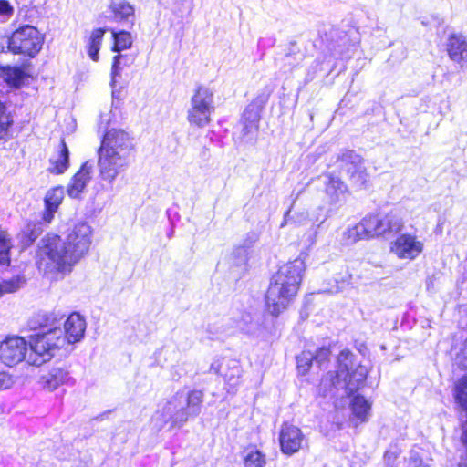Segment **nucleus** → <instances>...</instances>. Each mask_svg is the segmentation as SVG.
<instances>
[{"instance_id": "1", "label": "nucleus", "mask_w": 467, "mask_h": 467, "mask_svg": "<svg viewBox=\"0 0 467 467\" xmlns=\"http://www.w3.org/2000/svg\"><path fill=\"white\" fill-rule=\"evenodd\" d=\"M90 244L91 228L87 223L76 224L66 240L57 234H47L38 245V268L45 274L54 271L69 273L88 251Z\"/></svg>"}, {"instance_id": "2", "label": "nucleus", "mask_w": 467, "mask_h": 467, "mask_svg": "<svg viewBox=\"0 0 467 467\" xmlns=\"http://www.w3.org/2000/svg\"><path fill=\"white\" fill-rule=\"evenodd\" d=\"M99 132L103 133L98 150L99 176L112 183L130 164L135 150L134 138L122 129L110 127L109 119H100Z\"/></svg>"}, {"instance_id": "3", "label": "nucleus", "mask_w": 467, "mask_h": 467, "mask_svg": "<svg viewBox=\"0 0 467 467\" xmlns=\"http://www.w3.org/2000/svg\"><path fill=\"white\" fill-rule=\"evenodd\" d=\"M305 269L304 260L296 258L282 265L273 275L265 295L266 310L273 317H277L292 302Z\"/></svg>"}, {"instance_id": "4", "label": "nucleus", "mask_w": 467, "mask_h": 467, "mask_svg": "<svg viewBox=\"0 0 467 467\" xmlns=\"http://www.w3.org/2000/svg\"><path fill=\"white\" fill-rule=\"evenodd\" d=\"M305 269L304 260L296 258L282 265L273 275L265 295L266 310L273 317H277L292 302Z\"/></svg>"}, {"instance_id": "5", "label": "nucleus", "mask_w": 467, "mask_h": 467, "mask_svg": "<svg viewBox=\"0 0 467 467\" xmlns=\"http://www.w3.org/2000/svg\"><path fill=\"white\" fill-rule=\"evenodd\" d=\"M86 331L85 318L78 313H72L64 322V330L60 326L50 328L41 337L33 341L34 353L31 354L30 362L44 364L49 361L54 351L64 348L67 344L79 342Z\"/></svg>"}, {"instance_id": "6", "label": "nucleus", "mask_w": 467, "mask_h": 467, "mask_svg": "<svg viewBox=\"0 0 467 467\" xmlns=\"http://www.w3.org/2000/svg\"><path fill=\"white\" fill-rule=\"evenodd\" d=\"M203 397L204 393L200 389H192L187 394L177 392L154 413L152 422L158 430L169 422L171 428H181L190 418L201 413Z\"/></svg>"}, {"instance_id": "7", "label": "nucleus", "mask_w": 467, "mask_h": 467, "mask_svg": "<svg viewBox=\"0 0 467 467\" xmlns=\"http://www.w3.org/2000/svg\"><path fill=\"white\" fill-rule=\"evenodd\" d=\"M404 226L402 219L395 213L385 215H368L358 223L344 233L346 244H354L362 239L390 236L400 233Z\"/></svg>"}, {"instance_id": "8", "label": "nucleus", "mask_w": 467, "mask_h": 467, "mask_svg": "<svg viewBox=\"0 0 467 467\" xmlns=\"http://www.w3.org/2000/svg\"><path fill=\"white\" fill-rule=\"evenodd\" d=\"M42 334H34L29 337V350L27 342L20 337H7L0 345V359L8 367H12L26 360L29 365L39 367L42 364H35L30 362V356L34 353L33 341L36 337H41Z\"/></svg>"}, {"instance_id": "9", "label": "nucleus", "mask_w": 467, "mask_h": 467, "mask_svg": "<svg viewBox=\"0 0 467 467\" xmlns=\"http://www.w3.org/2000/svg\"><path fill=\"white\" fill-rule=\"evenodd\" d=\"M43 42V36L35 26H25L12 34L8 48L15 54L34 57L41 50Z\"/></svg>"}, {"instance_id": "10", "label": "nucleus", "mask_w": 467, "mask_h": 467, "mask_svg": "<svg viewBox=\"0 0 467 467\" xmlns=\"http://www.w3.org/2000/svg\"><path fill=\"white\" fill-rule=\"evenodd\" d=\"M337 159L342 162V169L347 172L352 185L358 189L366 188L369 174L362 157L353 150H345Z\"/></svg>"}, {"instance_id": "11", "label": "nucleus", "mask_w": 467, "mask_h": 467, "mask_svg": "<svg viewBox=\"0 0 467 467\" xmlns=\"http://www.w3.org/2000/svg\"><path fill=\"white\" fill-rule=\"evenodd\" d=\"M279 441L282 452L292 455L303 447L305 437L299 428L285 423L281 428Z\"/></svg>"}, {"instance_id": "12", "label": "nucleus", "mask_w": 467, "mask_h": 467, "mask_svg": "<svg viewBox=\"0 0 467 467\" xmlns=\"http://www.w3.org/2000/svg\"><path fill=\"white\" fill-rule=\"evenodd\" d=\"M390 249L399 258L412 260L422 252L423 244L411 234H400Z\"/></svg>"}, {"instance_id": "13", "label": "nucleus", "mask_w": 467, "mask_h": 467, "mask_svg": "<svg viewBox=\"0 0 467 467\" xmlns=\"http://www.w3.org/2000/svg\"><path fill=\"white\" fill-rule=\"evenodd\" d=\"M353 353L349 350H342L337 358L338 369L336 374H329L327 378L323 379L321 384L323 386L329 382L331 387H344L347 385V379L349 376V371L353 367Z\"/></svg>"}, {"instance_id": "14", "label": "nucleus", "mask_w": 467, "mask_h": 467, "mask_svg": "<svg viewBox=\"0 0 467 467\" xmlns=\"http://www.w3.org/2000/svg\"><path fill=\"white\" fill-rule=\"evenodd\" d=\"M71 380L68 370L64 367H54L40 377L42 388L53 391L59 386L68 384Z\"/></svg>"}, {"instance_id": "15", "label": "nucleus", "mask_w": 467, "mask_h": 467, "mask_svg": "<svg viewBox=\"0 0 467 467\" xmlns=\"http://www.w3.org/2000/svg\"><path fill=\"white\" fill-rule=\"evenodd\" d=\"M447 51L450 58L460 65L467 67V41L462 35H451L448 38Z\"/></svg>"}, {"instance_id": "16", "label": "nucleus", "mask_w": 467, "mask_h": 467, "mask_svg": "<svg viewBox=\"0 0 467 467\" xmlns=\"http://www.w3.org/2000/svg\"><path fill=\"white\" fill-rule=\"evenodd\" d=\"M192 105L195 113L211 115L213 112V92L206 87H199L192 98Z\"/></svg>"}, {"instance_id": "17", "label": "nucleus", "mask_w": 467, "mask_h": 467, "mask_svg": "<svg viewBox=\"0 0 467 467\" xmlns=\"http://www.w3.org/2000/svg\"><path fill=\"white\" fill-rule=\"evenodd\" d=\"M109 9L113 14L112 19L115 22L126 24L132 26L134 24V8L126 0H112Z\"/></svg>"}, {"instance_id": "18", "label": "nucleus", "mask_w": 467, "mask_h": 467, "mask_svg": "<svg viewBox=\"0 0 467 467\" xmlns=\"http://www.w3.org/2000/svg\"><path fill=\"white\" fill-rule=\"evenodd\" d=\"M63 198L64 189L62 187H55L47 192L44 200L46 209L42 216L45 223H49L52 221Z\"/></svg>"}, {"instance_id": "19", "label": "nucleus", "mask_w": 467, "mask_h": 467, "mask_svg": "<svg viewBox=\"0 0 467 467\" xmlns=\"http://www.w3.org/2000/svg\"><path fill=\"white\" fill-rule=\"evenodd\" d=\"M28 325L32 330L47 329L44 331V333H46L50 328L60 326L61 317H59L58 314L54 312H38L31 317ZM41 334H43V332Z\"/></svg>"}, {"instance_id": "20", "label": "nucleus", "mask_w": 467, "mask_h": 467, "mask_svg": "<svg viewBox=\"0 0 467 467\" xmlns=\"http://www.w3.org/2000/svg\"><path fill=\"white\" fill-rule=\"evenodd\" d=\"M44 231V223L41 221H28L18 234L19 242L23 248L30 246Z\"/></svg>"}, {"instance_id": "21", "label": "nucleus", "mask_w": 467, "mask_h": 467, "mask_svg": "<svg viewBox=\"0 0 467 467\" xmlns=\"http://www.w3.org/2000/svg\"><path fill=\"white\" fill-rule=\"evenodd\" d=\"M50 167L48 170L55 174L64 173L69 166V150L62 139L57 155L49 160Z\"/></svg>"}, {"instance_id": "22", "label": "nucleus", "mask_w": 467, "mask_h": 467, "mask_svg": "<svg viewBox=\"0 0 467 467\" xmlns=\"http://www.w3.org/2000/svg\"><path fill=\"white\" fill-rule=\"evenodd\" d=\"M324 183L326 185V193L329 198L331 203H337L344 197L347 191L345 183L337 177H334L330 174L325 175Z\"/></svg>"}, {"instance_id": "23", "label": "nucleus", "mask_w": 467, "mask_h": 467, "mask_svg": "<svg viewBox=\"0 0 467 467\" xmlns=\"http://www.w3.org/2000/svg\"><path fill=\"white\" fill-rule=\"evenodd\" d=\"M351 411L353 414L352 420H356V425L358 422L363 423L366 422L370 415L371 404L360 395L354 396L351 400Z\"/></svg>"}, {"instance_id": "24", "label": "nucleus", "mask_w": 467, "mask_h": 467, "mask_svg": "<svg viewBox=\"0 0 467 467\" xmlns=\"http://www.w3.org/2000/svg\"><path fill=\"white\" fill-rule=\"evenodd\" d=\"M368 373V371L366 366L358 365L354 370L349 371L346 386L334 388L337 389H344L347 394H350L364 384Z\"/></svg>"}, {"instance_id": "25", "label": "nucleus", "mask_w": 467, "mask_h": 467, "mask_svg": "<svg viewBox=\"0 0 467 467\" xmlns=\"http://www.w3.org/2000/svg\"><path fill=\"white\" fill-rule=\"evenodd\" d=\"M0 77L9 86L18 88L24 84L27 74L20 67H0Z\"/></svg>"}, {"instance_id": "26", "label": "nucleus", "mask_w": 467, "mask_h": 467, "mask_svg": "<svg viewBox=\"0 0 467 467\" xmlns=\"http://www.w3.org/2000/svg\"><path fill=\"white\" fill-rule=\"evenodd\" d=\"M236 326L245 334L255 335L261 329L259 315L244 312L236 321Z\"/></svg>"}, {"instance_id": "27", "label": "nucleus", "mask_w": 467, "mask_h": 467, "mask_svg": "<svg viewBox=\"0 0 467 467\" xmlns=\"http://www.w3.org/2000/svg\"><path fill=\"white\" fill-rule=\"evenodd\" d=\"M106 30L102 28L94 29L88 38L87 45L88 54L93 61L99 60V51Z\"/></svg>"}, {"instance_id": "28", "label": "nucleus", "mask_w": 467, "mask_h": 467, "mask_svg": "<svg viewBox=\"0 0 467 467\" xmlns=\"http://www.w3.org/2000/svg\"><path fill=\"white\" fill-rule=\"evenodd\" d=\"M245 467H265V456L255 447H249L244 451Z\"/></svg>"}, {"instance_id": "29", "label": "nucleus", "mask_w": 467, "mask_h": 467, "mask_svg": "<svg viewBox=\"0 0 467 467\" xmlns=\"http://www.w3.org/2000/svg\"><path fill=\"white\" fill-rule=\"evenodd\" d=\"M111 33L114 39L112 51L120 52L131 47L132 37L129 32L125 30L119 32H115L114 30H111Z\"/></svg>"}, {"instance_id": "30", "label": "nucleus", "mask_w": 467, "mask_h": 467, "mask_svg": "<svg viewBox=\"0 0 467 467\" xmlns=\"http://www.w3.org/2000/svg\"><path fill=\"white\" fill-rule=\"evenodd\" d=\"M26 284L23 276L17 275L0 282V296L4 294L15 293Z\"/></svg>"}, {"instance_id": "31", "label": "nucleus", "mask_w": 467, "mask_h": 467, "mask_svg": "<svg viewBox=\"0 0 467 467\" xmlns=\"http://www.w3.org/2000/svg\"><path fill=\"white\" fill-rule=\"evenodd\" d=\"M11 247V240L8 237V234L5 232L0 230V265H9V252Z\"/></svg>"}, {"instance_id": "32", "label": "nucleus", "mask_w": 467, "mask_h": 467, "mask_svg": "<svg viewBox=\"0 0 467 467\" xmlns=\"http://www.w3.org/2000/svg\"><path fill=\"white\" fill-rule=\"evenodd\" d=\"M231 261L236 267L244 268L248 261V247L245 245L235 247L231 254Z\"/></svg>"}, {"instance_id": "33", "label": "nucleus", "mask_w": 467, "mask_h": 467, "mask_svg": "<svg viewBox=\"0 0 467 467\" xmlns=\"http://www.w3.org/2000/svg\"><path fill=\"white\" fill-rule=\"evenodd\" d=\"M314 359V355L309 350H304L296 357L297 369L300 374L305 375L308 372Z\"/></svg>"}, {"instance_id": "34", "label": "nucleus", "mask_w": 467, "mask_h": 467, "mask_svg": "<svg viewBox=\"0 0 467 467\" xmlns=\"http://www.w3.org/2000/svg\"><path fill=\"white\" fill-rule=\"evenodd\" d=\"M455 399L461 407L467 411V376L462 378L456 385Z\"/></svg>"}, {"instance_id": "35", "label": "nucleus", "mask_w": 467, "mask_h": 467, "mask_svg": "<svg viewBox=\"0 0 467 467\" xmlns=\"http://www.w3.org/2000/svg\"><path fill=\"white\" fill-rule=\"evenodd\" d=\"M266 103V99L264 96H260L255 98L245 109V114L248 117H259Z\"/></svg>"}, {"instance_id": "36", "label": "nucleus", "mask_w": 467, "mask_h": 467, "mask_svg": "<svg viewBox=\"0 0 467 467\" xmlns=\"http://www.w3.org/2000/svg\"><path fill=\"white\" fill-rule=\"evenodd\" d=\"M92 171L93 164L88 161L82 164L78 171L73 177L86 187L91 180Z\"/></svg>"}, {"instance_id": "37", "label": "nucleus", "mask_w": 467, "mask_h": 467, "mask_svg": "<svg viewBox=\"0 0 467 467\" xmlns=\"http://www.w3.org/2000/svg\"><path fill=\"white\" fill-rule=\"evenodd\" d=\"M256 120V119H243L240 120L239 128L241 129V132L244 138L251 135L248 140L253 139V134L257 130Z\"/></svg>"}, {"instance_id": "38", "label": "nucleus", "mask_w": 467, "mask_h": 467, "mask_svg": "<svg viewBox=\"0 0 467 467\" xmlns=\"http://www.w3.org/2000/svg\"><path fill=\"white\" fill-rule=\"evenodd\" d=\"M331 351L329 348L322 347L315 352L313 362L317 364L318 368H323L328 362Z\"/></svg>"}, {"instance_id": "39", "label": "nucleus", "mask_w": 467, "mask_h": 467, "mask_svg": "<svg viewBox=\"0 0 467 467\" xmlns=\"http://www.w3.org/2000/svg\"><path fill=\"white\" fill-rule=\"evenodd\" d=\"M290 213H291L290 209L285 213V214L284 216V222L281 223V227H283L285 224L288 223L289 222L298 223V224H303L307 220V213L305 212H302V213H296L294 215H291Z\"/></svg>"}, {"instance_id": "40", "label": "nucleus", "mask_w": 467, "mask_h": 467, "mask_svg": "<svg viewBox=\"0 0 467 467\" xmlns=\"http://www.w3.org/2000/svg\"><path fill=\"white\" fill-rule=\"evenodd\" d=\"M86 187L80 183L78 180H76L74 177L71 179L70 183L67 187V194L71 198H80L81 193L83 192L84 189Z\"/></svg>"}, {"instance_id": "41", "label": "nucleus", "mask_w": 467, "mask_h": 467, "mask_svg": "<svg viewBox=\"0 0 467 467\" xmlns=\"http://www.w3.org/2000/svg\"><path fill=\"white\" fill-rule=\"evenodd\" d=\"M14 14V7L6 0H0V21L9 19Z\"/></svg>"}, {"instance_id": "42", "label": "nucleus", "mask_w": 467, "mask_h": 467, "mask_svg": "<svg viewBox=\"0 0 467 467\" xmlns=\"http://www.w3.org/2000/svg\"><path fill=\"white\" fill-rule=\"evenodd\" d=\"M125 58L124 55L119 54L113 57V63L111 67V82H115V78L120 74L122 69V60Z\"/></svg>"}, {"instance_id": "43", "label": "nucleus", "mask_w": 467, "mask_h": 467, "mask_svg": "<svg viewBox=\"0 0 467 467\" xmlns=\"http://www.w3.org/2000/svg\"><path fill=\"white\" fill-rule=\"evenodd\" d=\"M13 380L6 372H0V389H5L11 387Z\"/></svg>"}, {"instance_id": "44", "label": "nucleus", "mask_w": 467, "mask_h": 467, "mask_svg": "<svg viewBox=\"0 0 467 467\" xmlns=\"http://www.w3.org/2000/svg\"><path fill=\"white\" fill-rule=\"evenodd\" d=\"M11 124L12 121H9V119H0V140L5 139Z\"/></svg>"}, {"instance_id": "45", "label": "nucleus", "mask_w": 467, "mask_h": 467, "mask_svg": "<svg viewBox=\"0 0 467 467\" xmlns=\"http://www.w3.org/2000/svg\"><path fill=\"white\" fill-rule=\"evenodd\" d=\"M336 285L334 286H332L331 288L326 290L327 292L328 293H331V294H334V293H338L339 291H341L344 286H345V281H341V282H338L337 280L336 281Z\"/></svg>"}, {"instance_id": "46", "label": "nucleus", "mask_w": 467, "mask_h": 467, "mask_svg": "<svg viewBox=\"0 0 467 467\" xmlns=\"http://www.w3.org/2000/svg\"><path fill=\"white\" fill-rule=\"evenodd\" d=\"M191 122L198 127H204L209 123L210 119H190Z\"/></svg>"}, {"instance_id": "47", "label": "nucleus", "mask_w": 467, "mask_h": 467, "mask_svg": "<svg viewBox=\"0 0 467 467\" xmlns=\"http://www.w3.org/2000/svg\"><path fill=\"white\" fill-rule=\"evenodd\" d=\"M77 127L76 119H68L67 125V132L69 134L75 130Z\"/></svg>"}, {"instance_id": "48", "label": "nucleus", "mask_w": 467, "mask_h": 467, "mask_svg": "<svg viewBox=\"0 0 467 467\" xmlns=\"http://www.w3.org/2000/svg\"><path fill=\"white\" fill-rule=\"evenodd\" d=\"M210 371H213L215 374H218L220 372V365L216 364V363H213L210 367Z\"/></svg>"}, {"instance_id": "49", "label": "nucleus", "mask_w": 467, "mask_h": 467, "mask_svg": "<svg viewBox=\"0 0 467 467\" xmlns=\"http://www.w3.org/2000/svg\"><path fill=\"white\" fill-rule=\"evenodd\" d=\"M5 113V105L0 101V117Z\"/></svg>"}, {"instance_id": "50", "label": "nucleus", "mask_w": 467, "mask_h": 467, "mask_svg": "<svg viewBox=\"0 0 467 467\" xmlns=\"http://www.w3.org/2000/svg\"><path fill=\"white\" fill-rule=\"evenodd\" d=\"M127 60H128L127 57H125V58L123 59V65L124 66H129V63H128Z\"/></svg>"}, {"instance_id": "51", "label": "nucleus", "mask_w": 467, "mask_h": 467, "mask_svg": "<svg viewBox=\"0 0 467 467\" xmlns=\"http://www.w3.org/2000/svg\"><path fill=\"white\" fill-rule=\"evenodd\" d=\"M417 462H418V460H417V459H414V464H415V467L417 466Z\"/></svg>"}]
</instances>
